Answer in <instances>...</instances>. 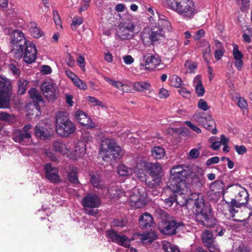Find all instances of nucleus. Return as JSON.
I'll return each mask as SVG.
<instances>
[{"label":"nucleus","mask_w":252,"mask_h":252,"mask_svg":"<svg viewBox=\"0 0 252 252\" xmlns=\"http://www.w3.org/2000/svg\"><path fill=\"white\" fill-rule=\"evenodd\" d=\"M73 82L74 85L80 89L85 90L87 89V85L86 83L78 77L76 78Z\"/></svg>","instance_id":"nucleus-50"},{"label":"nucleus","mask_w":252,"mask_h":252,"mask_svg":"<svg viewBox=\"0 0 252 252\" xmlns=\"http://www.w3.org/2000/svg\"><path fill=\"white\" fill-rule=\"evenodd\" d=\"M169 96V92L164 88H161L159 90L158 93V97L160 99H164Z\"/></svg>","instance_id":"nucleus-53"},{"label":"nucleus","mask_w":252,"mask_h":252,"mask_svg":"<svg viewBox=\"0 0 252 252\" xmlns=\"http://www.w3.org/2000/svg\"><path fill=\"white\" fill-rule=\"evenodd\" d=\"M25 48L23 50L22 56L24 61L31 64L33 63L37 58V49L35 45L30 41H28L25 44Z\"/></svg>","instance_id":"nucleus-15"},{"label":"nucleus","mask_w":252,"mask_h":252,"mask_svg":"<svg viewBox=\"0 0 252 252\" xmlns=\"http://www.w3.org/2000/svg\"><path fill=\"white\" fill-rule=\"evenodd\" d=\"M145 163V161L141 160L137 163L134 168H132L133 173H134L137 178L142 182H147V170L146 166L143 164Z\"/></svg>","instance_id":"nucleus-25"},{"label":"nucleus","mask_w":252,"mask_h":252,"mask_svg":"<svg viewBox=\"0 0 252 252\" xmlns=\"http://www.w3.org/2000/svg\"><path fill=\"white\" fill-rule=\"evenodd\" d=\"M220 161V158L218 157H214L208 159L206 163L207 166H210L212 164H216L219 163Z\"/></svg>","instance_id":"nucleus-62"},{"label":"nucleus","mask_w":252,"mask_h":252,"mask_svg":"<svg viewBox=\"0 0 252 252\" xmlns=\"http://www.w3.org/2000/svg\"><path fill=\"white\" fill-rule=\"evenodd\" d=\"M161 60L158 55H150L145 60V67L148 69H153L160 63Z\"/></svg>","instance_id":"nucleus-29"},{"label":"nucleus","mask_w":252,"mask_h":252,"mask_svg":"<svg viewBox=\"0 0 252 252\" xmlns=\"http://www.w3.org/2000/svg\"><path fill=\"white\" fill-rule=\"evenodd\" d=\"M191 173L189 176L192 179V182L198 186H203L205 183L204 169L198 166L191 167Z\"/></svg>","instance_id":"nucleus-18"},{"label":"nucleus","mask_w":252,"mask_h":252,"mask_svg":"<svg viewBox=\"0 0 252 252\" xmlns=\"http://www.w3.org/2000/svg\"><path fill=\"white\" fill-rule=\"evenodd\" d=\"M41 90L48 100L52 101L55 99L57 87L53 80L44 82L41 86Z\"/></svg>","instance_id":"nucleus-17"},{"label":"nucleus","mask_w":252,"mask_h":252,"mask_svg":"<svg viewBox=\"0 0 252 252\" xmlns=\"http://www.w3.org/2000/svg\"><path fill=\"white\" fill-rule=\"evenodd\" d=\"M32 127L31 125L28 124L23 127V130L19 129L14 130L12 135L14 141L23 145L29 144L31 138V133L29 130Z\"/></svg>","instance_id":"nucleus-12"},{"label":"nucleus","mask_w":252,"mask_h":252,"mask_svg":"<svg viewBox=\"0 0 252 252\" xmlns=\"http://www.w3.org/2000/svg\"><path fill=\"white\" fill-rule=\"evenodd\" d=\"M104 79L111 84L113 87L118 89H121V88L126 86V84H123L122 82L119 81H115L113 79H110L106 76L103 77Z\"/></svg>","instance_id":"nucleus-44"},{"label":"nucleus","mask_w":252,"mask_h":252,"mask_svg":"<svg viewBox=\"0 0 252 252\" xmlns=\"http://www.w3.org/2000/svg\"><path fill=\"white\" fill-rule=\"evenodd\" d=\"M185 66L187 68V72L189 73H194L197 69L198 64L196 62L187 61L185 63Z\"/></svg>","instance_id":"nucleus-42"},{"label":"nucleus","mask_w":252,"mask_h":252,"mask_svg":"<svg viewBox=\"0 0 252 252\" xmlns=\"http://www.w3.org/2000/svg\"><path fill=\"white\" fill-rule=\"evenodd\" d=\"M171 84L175 88H180L183 85V81L181 78L176 75H172L170 77Z\"/></svg>","instance_id":"nucleus-41"},{"label":"nucleus","mask_w":252,"mask_h":252,"mask_svg":"<svg viewBox=\"0 0 252 252\" xmlns=\"http://www.w3.org/2000/svg\"><path fill=\"white\" fill-rule=\"evenodd\" d=\"M236 2L238 5L241 6L240 9L242 11H244L245 8L249 5V0H236Z\"/></svg>","instance_id":"nucleus-55"},{"label":"nucleus","mask_w":252,"mask_h":252,"mask_svg":"<svg viewBox=\"0 0 252 252\" xmlns=\"http://www.w3.org/2000/svg\"><path fill=\"white\" fill-rule=\"evenodd\" d=\"M197 107L199 109L202 110L204 111H206L210 109V106L208 105L207 102L202 98L198 100Z\"/></svg>","instance_id":"nucleus-49"},{"label":"nucleus","mask_w":252,"mask_h":252,"mask_svg":"<svg viewBox=\"0 0 252 252\" xmlns=\"http://www.w3.org/2000/svg\"><path fill=\"white\" fill-rule=\"evenodd\" d=\"M45 171L46 177L50 182L52 183L60 182L57 168L52 166L51 163H47L45 165Z\"/></svg>","instance_id":"nucleus-23"},{"label":"nucleus","mask_w":252,"mask_h":252,"mask_svg":"<svg viewBox=\"0 0 252 252\" xmlns=\"http://www.w3.org/2000/svg\"><path fill=\"white\" fill-rule=\"evenodd\" d=\"M86 153V145L84 142L78 141L74 144L73 149L71 150L69 148V154L67 156L70 158L77 160L78 158H82Z\"/></svg>","instance_id":"nucleus-20"},{"label":"nucleus","mask_w":252,"mask_h":252,"mask_svg":"<svg viewBox=\"0 0 252 252\" xmlns=\"http://www.w3.org/2000/svg\"><path fill=\"white\" fill-rule=\"evenodd\" d=\"M127 222L124 220H114L113 221V225L114 226L123 227L126 226Z\"/></svg>","instance_id":"nucleus-59"},{"label":"nucleus","mask_w":252,"mask_h":252,"mask_svg":"<svg viewBox=\"0 0 252 252\" xmlns=\"http://www.w3.org/2000/svg\"><path fill=\"white\" fill-rule=\"evenodd\" d=\"M28 82L25 79H20L18 82V93L19 94L22 95L25 94L26 89L27 85H28Z\"/></svg>","instance_id":"nucleus-43"},{"label":"nucleus","mask_w":252,"mask_h":252,"mask_svg":"<svg viewBox=\"0 0 252 252\" xmlns=\"http://www.w3.org/2000/svg\"><path fill=\"white\" fill-rule=\"evenodd\" d=\"M87 100L93 106H98L101 107H104V104L102 102L99 101L94 97L88 96Z\"/></svg>","instance_id":"nucleus-48"},{"label":"nucleus","mask_w":252,"mask_h":252,"mask_svg":"<svg viewBox=\"0 0 252 252\" xmlns=\"http://www.w3.org/2000/svg\"><path fill=\"white\" fill-rule=\"evenodd\" d=\"M118 174L121 176L131 175L133 174L132 168H128L124 164L119 165L117 169Z\"/></svg>","instance_id":"nucleus-37"},{"label":"nucleus","mask_w":252,"mask_h":252,"mask_svg":"<svg viewBox=\"0 0 252 252\" xmlns=\"http://www.w3.org/2000/svg\"><path fill=\"white\" fill-rule=\"evenodd\" d=\"M24 33L20 30H15L12 32L11 43L13 46V51L16 58H21L22 57L23 46L27 42Z\"/></svg>","instance_id":"nucleus-8"},{"label":"nucleus","mask_w":252,"mask_h":252,"mask_svg":"<svg viewBox=\"0 0 252 252\" xmlns=\"http://www.w3.org/2000/svg\"><path fill=\"white\" fill-rule=\"evenodd\" d=\"M232 55L234 60V64L238 70H241L243 66V58L244 55L239 50L236 44L233 45Z\"/></svg>","instance_id":"nucleus-26"},{"label":"nucleus","mask_w":252,"mask_h":252,"mask_svg":"<svg viewBox=\"0 0 252 252\" xmlns=\"http://www.w3.org/2000/svg\"><path fill=\"white\" fill-rule=\"evenodd\" d=\"M90 181L94 188L101 190V193L104 196L112 198L115 197H121L123 195H126L125 192L118 186L115 185H112L106 189L104 183L99 180L98 177L94 175H91Z\"/></svg>","instance_id":"nucleus-6"},{"label":"nucleus","mask_w":252,"mask_h":252,"mask_svg":"<svg viewBox=\"0 0 252 252\" xmlns=\"http://www.w3.org/2000/svg\"><path fill=\"white\" fill-rule=\"evenodd\" d=\"M135 25L133 22L121 23L119 25L118 36L123 40L132 39L135 34Z\"/></svg>","instance_id":"nucleus-13"},{"label":"nucleus","mask_w":252,"mask_h":252,"mask_svg":"<svg viewBox=\"0 0 252 252\" xmlns=\"http://www.w3.org/2000/svg\"><path fill=\"white\" fill-rule=\"evenodd\" d=\"M179 93L183 97L186 98H189L191 96L190 91L185 87L181 88L179 90Z\"/></svg>","instance_id":"nucleus-57"},{"label":"nucleus","mask_w":252,"mask_h":252,"mask_svg":"<svg viewBox=\"0 0 252 252\" xmlns=\"http://www.w3.org/2000/svg\"><path fill=\"white\" fill-rule=\"evenodd\" d=\"M234 149L238 155H243L247 151L246 147L244 145H235Z\"/></svg>","instance_id":"nucleus-58"},{"label":"nucleus","mask_w":252,"mask_h":252,"mask_svg":"<svg viewBox=\"0 0 252 252\" xmlns=\"http://www.w3.org/2000/svg\"><path fill=\"white\" fill-rule=\"evenodd\" d=\"M146 166V169L147 172H149V174L152 178V183L150 185L152 188L154 186L158 185L161 182V177L160 173L162 168L158 163H153L145 161V163L143 164Z\"/></svg>","instance_id":"nucleus-11"},{"label":"nucleus","mask_w":252,"mask_h":252,"mask_svg":"<svg viewBox=\"0 0 252 252\" xmlns=\"http://www.w3.org/2000/svg\"><path fill=\"white\" fill-rule=\"evenodd\" d=\"M162 248L166 252H180L179 248L174 245L168 242L162 243Z\"/></svg>","instance_id":"nucleus-40"},{"label":"nucleus","mask_w":252,"mask_h":252,"mask_svg":"<svg viewBox=\"0 0 252 252\" xmlns=\"http://www.w3.org/2000/svg\"><path fill=\"white\" fill-rule=\"evenodd\" d=\"M238 105L239 107L241 109L246 108L248 106L246 100L242 97L239 98L238 101Z\"/></svg>","instance_id":"nucleus-64"},{"label":"nucleus","mask_w":252,"mask_h":252,"mask_svg":"<svg viewBox=\"0 0 252 252\" xmlns=\"http://www.w3.org/2000/svg\"><path fill=\"white\" fill-rule=\"evenodd\" d=\"M185 124L196 133H200L201 132V129L196 125L192 124L190 121H186Z\"/></svg>","instance_id":"nucleus-56"},{"label":"nucleus","mask_w":252,"mask_h":252,"mask_svg":"<svg viewBox=\"0 0 252 252\" xmlns=\"http://www.w3.org/2000/svg\"><path fill=\"white\" fill-rule=\"evenodd\" d=\"M140 239L143 243H149L157 238L155 232L151 231L147 233L140 234Z\"/></svg>","instance_id":"nucleus-34"},{"label":"nucleus","mask_w":252,"mask_h":252,"mask_svg":"<svg viewBox=\"0 0 252 252\" xmlns=\"http://www.w3.org/2000/svg\"><path fill=\"white\" fill-rule=\"evenodd\" d=\"M169 188L174 193H188V187L185 182L186 178L191 173V166L185 164L173 166L170 171Z\"/></svg>","instance_id":"nucleus-1"},{"label":"nucleus","mask_w":252,"mask_h":252,"mask_svg":"<svg viewBox=\"0 0 252 252\" xmlns=\"http://www.w3.org/2000/svg\"><path fill=\"white\" fill-rule=\"evenodd\" d=\"M157 13L158 18V27L162 28L167 32H169L171 29V25L170 21L164 15L160 14L158 12H157Z\"/></svg>","instance_id":"nucleus-32"},{"label":"nucleus","mask_w":252,"mask_h":252,"mask_svg":"<svg viewBox=\"0 0 252 252\" xmlns=\"http://www.w3.org/2000/svg\"><path fill=\"white\" fill-rule=\"evenodd\" d=\"M139 224L143 228L150 227L153 223V218L151 215L148 213L143 214L139 219Z\"/></svg>","instance_id":"nucleus-31"},{"label":"nucleus","mask_w":252,"mask_h":252,"mask_svg":"<svg viewBox=\"0 0 252 252\" xmlns=\"http://www.w3.org/2000/svg\"><path fill=\"white\" fill-rule=\"evenodd\" d=\"M202 239L203 242L207 245H211L214 241V238L212 232L208 230H205L202 234Z\"/></svg>","instance_id":"nucleus-39"},{"label":"nucleus","mask_w":252,"mask_h":252,"mask_svg":"<svg viewBox=\"0 0 252 252\" xmlns=\"http://www.w3.org/2000/svg\"><path fill=\"white\" fill-rule=\"evenodd\" d=\"M107 237L109 240L114 243L126 248L129 247L131 239L124 235H120L113 230H109L106 231Z\"/></svg>","instance_id":"nucleus-16"},{"label":"nucleus","mask_w":252,"mask_h":252,"mask_svg":"<svg viewBox=\"0 0 252 252\" xmlns=\"http://www.w3.org/2000/svg\"><path fill=\"white\" fill-rule=\"evenodd\" d=\"M45 154L46 156L52 161H56L57 159L56 154L52 150L50 149H46L45 150Z\"/></svg>","instance_id":"nucleus-54"},{"label":"nucleus","mask_w":252,"mask_h":252,"mask_svg":"<svg viewBox=\"0 0 252 252\" xmlns=\"http://www.w3.org/2000/svg\"><path fill=\"white\" fill-rule=\"evenodd\" d=\"M234 191L238 192L235 198L231 199V204L237 208H241L246 205L249 201V194L247 190L238 185L231 186Z\"/></svg>","instance_id":"nucleus-10"},{"label":"nucleus","mask_w":252,"mask_h":252,"mask_svg":"<svg viewBox=\"0 0 252 252\" xmlns=\"http://www.w3.org/2000/svg\"><path fill=\"white\" fill-rule=\"evenodd\" d=\"M68 178L70 182L74 184H78L79 183L76 168L72 169L71 171L69 172Z\"/></svg>","instance_id":"nucleus-45"},{"label":"nucleus","mask_w":252,"mask_h":252,"mask_svg":"<svg viewBox=\"0 0 252 252\" xmlns=\"http://www.w3.org/2000/svg\"><path fill=\"white\" fill-rule=\"evenodd\" d=\"M133 88L139 92H144L150 90L151 85L147 82H137L133 83Z\"/></svg>","instance_id":"nucleus-36"},{"label":"nucleus","mask_w":252,"mask_h":252,"mask_svg":"<svg viewBox=\"0 0 252 252\" xmlns=\"http://www.w3.org/2000/svg\"><path fill=\"white\" fill-rule=\"evenodd\" d=\"M194 207L197 219H203L199 220L201 224L207 227H211L215 224V219L211 214V208L209 205L205 204L202 196L198 197L195 200Z\"/></svg>","instance_id":"nucleus-4"},{"label":"nucleus","mask_w":252,"mask_h":252,"mask_svg":"<svg viewBox=\"0 0 252 252\" xmlns=\"http://www.w3.org/2000/svg\"><path fill=\"white\" fill-rule=\"evenodd\" d=\"M200 155L199 150L197 149H191L188 154V158L189 159H195L197 158Z\"/></svg>","instance_id":"nucleus-52"},{"label":"nucleus","mask_w":252,"mask_h":252,"mask_svg":"<svg viewBox=\"0 0 252 252\" xmlns=\"http://www.w3.org/2000/svg\"><path fill=\"white\" fill-rule=\"evenodd\" d=\"M77 63L82 71L85 70V58L82 56H79L77 59Z\"/></svg>","instance_id":"nucleus-60"},{"label":"nucleus","mask_w":252,"mask_h":252,"mask_svg":"<svg viewBox=\"0 0 252 252\" xmlns=\"http://www.w3.org/2000/svg\"><path fill=\"white\" fill-rule=\"evenodd\" d=\"M92 0H81L80 3V7L79 13L81 14L83 12L86 11L90 6Z\"/></svg>","instance_id":"nucleus-46"},{"label":"nucleus","mask_w":252,"mask_h":252,"mask_svg":"<svg viewBox=\"0 0 252 252\" xmlns=\"http://www.w3.org/2000/svg\"><path fill=\"white\" fill-rule=\"evenodd\" d=\"M224 52V49L216 50L214 53V56L215 59L218 61L220 60L222 57L223 56Z\"/></svg>","instance_id":"nucleus-63"},{"label":"nucleus","mask_w":252,"mask_h":252,"mask_svg":"<svg viewBox=\"0 0 252 252\" xmlns=\"http://www.w3.org/2000/svg\"><path fill=\"white\" fill-rule=\"evenodd\" d=\"M53 147L56 152L65 155L67 157L69 154V148L71 147V144H66L59 141H55L53 143Z\"/></svg>","instance_id":"nucleus-30"},{"label":"nucleus","mask_w":252,"mask_h":252,"mask_svg":"<svg viewBox=\"0 0 252 252\" xmlns=\"http://www.w3.org/2000/svg\"><path fill=\"white\" fill-rule=\"evenodd\" d=\"M165 3L168 9L186 20L192 19L197 12L193 0H165Z\"/></svg>","instance_id":"nucleus-2"},{"label":"nucleus","mask_w":252,"mask_h":252,"mask_svg":"<svg viewBox=\"0 0 252 252\" xmlns=\"http://www.w3.org/2000/svg\"><path fill=\"white\" fill-rule=\"evenodd\" d=\"M165 30L162 28H151L148 32V38L152 45L156 44L165 37Z\"/></svg>","instance_id":"nucleus-21"},{"label":"nucleus","mask_w":252,"mask_h":252,"mask_svg":"<svg viewBox=\"0 0 252 252\" xmlns=\"http://www.w3.org/2000/svg\"><path fill=\"white\" fill-rule=\"evenodd\" d=\"M183 225V223L182 222H177L175 220H171L164 222L163 226H160L159 227V229L162 233L165 235H171L176 233V229L179 226Z\"/></svg>","instance_id":"nucleus-22"},{"label":"nucleus","mask_w":252,"mask_h":252,"mask_svg":"<svg viewBox=\"0 0 252 252\" xmlns=\"http://www.w3.org/2000/svg\"><path fill=\"white\" fill-rule=\"evenodd\" d=\"M29 28L31 34L34 38H38L44 34L43 32L37 27V24L34 22H31L29 25Z\"/></svg>","instance_id":"nucleus-33"},{"label":"nucleus","mask_w":252,"mask_h":252,"mask_svg":"<svg viewBox=\"0 0 252 252\" xmlns=\"http://www.w3.org/2000/svg\"><path fill=\"white\" fill-rule=\"evenodd\" d=\"M34 131L37 137L45 139L51 134L52 129L50 125L45 124L41 126L38 124L35 126Z\"/></svg>","instance_id":"nucleus-27"},{"label":"nucleus","mask_w":252,"mask_h":252,"mask_svg":"<svg viewBox=\"0 0 252 252\" xmlns=\"http://www.w3.org/2000/svg\"><path fill=\"white\" fill-rule=\"evenodd\" d=\"M75 117L81 125L85 126L88 128H92L95 126V124L92 122L91 118L81 110L76 111Z\"/></svg>","instance_id":"nucleus-24"},{"label":"nucleus","mask_w":252,"mask_h":252,"mask_svg":"<svg viewBox=\"0 0 252 252\" xmlns=\"http://www.w3.org/2000/svg\"><path fill=\"white\" fill-rule=\"evenodd\" d=\"M55 127L57 133L63 137L69 136L76 130L74 124L63 111H59L56 114Z\"/></svg>","instance_id":"nucleus-3"},{"label":"nucleus","mask_w":252,"mask_h":252,"mask_svg":"<svg viewBox=\"0 0 252 252\" xmlns=\"http://www.w3.org/2000/svg\"><path fill=\"white\" fill-rule=\"evenodd\" d=\"M192 119L198 125L210 130L213 134H215L217 133L215 121L211 116L205 117L204 113L197 111L192 116Z\"/></svg>","instance_id":"nucleus-9"},{"label":"nucleus","mask_w":252,"mask_h":252,"mask_svg":"<svg viewBox=\"0 0 252 252\" xmlns=\"http://www.w3.org/2000/svg\"><path fill=\"white\" fill-rule=\"evenodd\" d=\"M176 197H171L165 200V203L166 205L168 207L171 206L173 203L175 201H177L178 197V195L182 196V194H179L178 193H175Z\"/></svg>","instance_id":"nucleus-61"},{"label":"nucleus","mask_w":252,"mask_h":252,"mask_svg":"<svg viewBox=\"0 0 252 252\" xmlns=\"http://www.w3.org/2000/svg\"><path fill=\"white\" fill-rule=\"evenodd\" d=\"M83 23V18L80 16L74 17L71 24L72 30L75 31L78 26Z\"/></svg>","instance_id":"nucleus-47"},{"label":"nucleus","mask_w":252,"mask_h":252,"mask_svg":"<svg viewBox=\"0 0 252 252\" xmlns=\"http://www.w3.org/2000/svg\"><path fill=\"white\" fill-rule=\"evenodd\" d=\"M101 147L99 154L103 159L107 162L109 159L116 160L122 152L121 148L111 138L104 137L101 138Z\"/></svg>","instance_id":"nucleus-5"},{"label":"nucleus","mask_w":252,"mask_h":252,"mask_svg":"<svg viewBox=\"0 0 252 252\" xmlns=\"http://www.w3.org/2000/svg\"><path fill=\"white\" fill-rule=\"evenodd\" d=\"M11 94L10 81L0 75V108L9 107Z\"/></svg>","instance_id":"nucleus-7"},{"label":"nucleus","mask_w":252,"mask_h":252,"mask_svg":"<svg viewBox=\"0 0 252 252\" xmlns=\"http://www.w3.org/2000/svg\"><path fill=\"white\" fill-rule=\"evenodd\" d=\"M30 97L37 103H43V99L40 93L35 88H32L29 91Z\"/></svg>","instance_id":"nucleus-38"},{"label":"nucleus","mask_w":252,"mask_h":252,"mask_svg":"<svg viewBox=\"0 0 252 252\" xmlns=\"http://www.w3.org/2000/svg\"><path fill=\"white\" fill-rule=\"evenodd\" d=\"M152 156L157 159H161L165 155L164 149L160 146H155L151 150Z\"/></svg>","instance_id":"nucleus-35"},{"label":"nucleus","mask_w":252,"mask_h":252,"mask_svg":"<svg viewBox=\"0 0 252 252\" xmlns=\"http://www.w3.org/2000/svg\"><path fill=\"white\" fill-rule=\"evenodd\" d=\"M225 203L227 204L228 210L230 213L231 215V216L233 217L234 216L235 214L237 213L238 212V210H237L236 209H238L239 208H237L236 206H234V205H232L231 204V201H225Z\"/></svg>","instance_id":"nucleus-51"},{"label":"nucleus","mask_w":252,"mask_h":252,"mask_svg":"<svg viewBox=\"0 0 252 252\" xmlns=\"http://www.w3.org/2000/svg\"><path fill=\"white\" fill-rule=\"evenodd\" d=\"M99 197L92 193H88L82 199V205L87 211V208H98L100 205Z\"/></svg>","instance_id":"nucleus-19"},{"label":"nucleus","mask_w":252,"mask_h":252,"mask_svg":"<svg viewBox=\"0 0 252 252\" xmlns=\"http://www.w3.org/2000/svg\"><path fill=\"white\" fill-rule=\"evenodd\" d=\"M192 85L195 88L197 95L198 97L203 96L205 94V90L202 83V77L200 75H197L193 78Z\"/></svg>","instance_id":"nucleus-28"},{"label":"nucleus","mask_w":252,"mask_h":252,"mask_svg":"<svg viewBox=\"0 0 252 252\" xmlns=\"http://www.w3.org/2000/svg\"><path fill=\"white\" fill-rule=\"evenodd\" d=\"M146 196L145 193H141L139 189H134L129 196V205L135 209L142 208L146 204Z\"/></svg>","instance_id":"nucleus-14"}]
</instances>
